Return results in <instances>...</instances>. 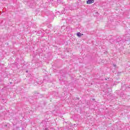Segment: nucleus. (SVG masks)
Wrapping results in <instances>:
<instances>
[{"label":"nucleus","instance_id":"1","mask_svg":"<svg viewBox=\"0 0 130 130\" xmlns=\"http://www.w3.org/2000/svg\"><path fill=\"white\" fill-rule=\"evenodd\" d=\"M94 0H87L86 3L87 5H91V4H93L94 3Z\"/></svg>","mask_w":130,"mask_h":130},{"label":"nucleus","instance_id":"2","mask_svg":"<svg viewBox=\"0 0 130 130\" xmlns=\"http://www.w3.org/2000/svg\"><path fill=\"white\" fill-rule=\"evenodd\" d=\"M83 34H81V32H78L77 33V36H78V37H81L82 36H83Z\"/></svg>","mask_w":130,"mask_h":130}]
</instances>
